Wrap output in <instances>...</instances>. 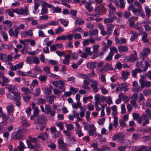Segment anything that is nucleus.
Segmentation results:
<instances>
[{"instance_id":"cd10ccee","label":"nucleus","mask_w":151,"mask_h":151,"mask_svg":"<svg viewBox=\"0 0 151 151\" xmlns=\"http://www.w3.org/2000/svg\"><path fill=\"white\" fill-rule=\"evenodd\" d=\"M91 127L93 128V130L92 129H90L88 131V134L91 136H92L94 135V132L96 130L95 126L93 124H92L91 126Z\"/></svg>"},{"instance_id":"7c9ffc66","label":"nucleus","mask_w":151,"mask_h":151,"mask_svg":"<svg viewBox=\"0 0 151 151\" xmlns=\"http://www.w3.org/2000/svg\"><path fill=\"white\" fill-rule=\"evenodd\" d=\"M145 9L147 16L149 17L151 16V10L149 7L147 6H145Z\"/></svg>"},{"instance_id":"4be33fe9","label":"nucleus","mask_w":151,"mask_h":151,"mask_svg":"<svg viewBox=\"0 0 151 151\" xmlns=\"http://www.w3.org/2000/svg\"><path fill=\"white\" fill-rule=\"evenodd\" d=\"M24 63L23 62H21L18 64H16L14 65V68L13 70H16L18 69L22 68L23 65Z\"/></svg>"},{"instance_id":"8fccbe9b","label":"nucleus","mask_w":151,"mask_h":151,"mask_svg":"<svg viewBox=\"0 0 151 151\" xmlns=\"http://www.w3.org/2000/svg\"><path fill=\"white\" fill-rule=\"evenodd\" d=\"M3 22L4 24H7V26L9 27H11L12 26V24L10 21L6 20L4 21Z\"/></svg>"},{"instance_id":"39448f33","label":"nucleus","mask_w":151,"mask_h":151,"mask_svg":"<svg viewBox=\"0 0 151 151\" xmlns=\"http://www.w3.org/2000/svg\"><path fill=\"white\" fill-rule=\"evenodd\" d=\"M20 15H28L29 14V5L25 6L23 8L20 9Z\"/></svg>"},{"instance_id":"ea45409f","label":"nucleus","mask_w":151,"mask_h":151,"mask_svg":"<svg viewBox=\"0 0 151 151\" xmlns=\"http://www.w3.org/2000/svg\"><path fill=\"white\" fill-rule=\"evenodd\" d=\"M99 88L101 90L103 94H105L108 93V90L105 88L104 86L101 85Z\"/></svg>"},{"instance_id":"c03bdc74","label":"nucleus","mask_w":151,"mask_h":151,"mask_svg":"<svg viewBox=\"0 0 151 151\" xmlns=\"http://www.w3.org/2000/svg\"><path fill=\"white\" fill-rule=\"evenodd\" d=\"M1 35L4 41L5 42L8 41V36L7 34L5 32H2L1 33Z\"/></svg>"},{"instance_id":"b1692460","label":"nucleus","mask_w":151,"mask_h":151,"mask_svg":"<svg viewBox=\"0 0 151 151\" xmlns=\"http://www.w3.org/2000/svg\"><path fill=\"white\" fill-rule=\"evenodd\" d=\"M58 20L64 27H67L68 26L69 22L67 19H59Z\"/></svg>"},{"instance_id":"a18cd8bd","label":"nucleus","mask_w":151,"mask_h":151,"mask_svg":"<svg viewBox=\"0 0 151 151\" xmlns=\"http://www.w3.org/2000/svg\"><path fill=\"white\" fill-rule=\"evenodd\" d=\"M114 118L113 125L115 128H116L118 125L117 116H115Z\"/></svg>"},{"instance_id":"864d4df0","label":"nucleus","mask_w":151,"mask_h":151,"mask_svg":"<svg viewBox=\"0 0 151 151\" xmlns=\"http://www.w3.org/2000/svg\"><path fill=\"white\" fill-rule=\"evenodd\" d=\"M119 7L122 9H124L125 7V4L126 2L124 0H119Z\"/></svg>"},{"instance_id":"412c9836","label":"nucleus","mask_w":151,"mask_h":151,"mask_svg":"<svg viewBox=\"0 0 151 151\" xmlns=\"http://www.w3.org/2000/svg\"><path fill=\"white\" fill-rule=\"evenodd\" d=\"M1 78L3 80L1 84L2 86H6L7 83H9L10 82V80L8 79V78L5 76H2L1 77Z\"/></svg>"},{"instance_id":"7ed1b4c3","label":"nucleus","mask_w":151,"mask_h":151,"mask_svg":"<svg viewBox=\"0 0 151 151\" xmlns=\"http://www.w3.org/2000/svg\"><path fill=\"white\" fill-rule=\"evenodd\" d=\"M150 52V50L148 48H144L142 50V51L141 52L139 55V58L142 61H143L145 58L147 57Z\"/></svg>"},{"instance_id":"f704fd0d","label":"nucleus","mask_w":151,"mask_h":151,"mask_svg":"<svg viewBox=\"0 0 151 151\" xmlns=\"http://www.w3.org/2000/svg\"><path fill=\"white\" fill-rule=\"evenodd\" d=\"M7 56V54L6 53L3 54L2 53H0V60H3L5 62H7V60H6V58Z\"/></svg>"},{"instance_id":"9d476101","label":"nucleus","mask_w":151,"mask_h":151,"mask_svg":"<svg viewBox=\"0 0 151 151\" xmlns=\"http://www.w3.org/2000/svg\"><path fill=\"white\" fill-rule=\"evenodd\" d=\"M95 101L96 103H103L104 99V96H101L100 94H96L94 97Z\"/></svg>"},{"instance_id":"473e14b6","label":"nucleus","mask_w":151,"mask_h":151,"mask_svg":"<svg viewBox=\"0 0 151 151\" xmlns=\"http://www.w3.org/2000/svg\"><path fill=\"white\" fill-rule=\"evenodd\" d=\"M140 25V23L137 22L135 25V27L136 29L139 32H142L143 30V28L142 26H139Z\"/></svg>"},{"instance_id":"603ef678","label":"nucleus","mask_w":151,"mask_h":151,"mask_svg":"<svg viewBox=\"0 0 151 151\" xmlns=\"http://www.w3.org/2000/svg\"><path fill=\"white\" fill-rule=\"evenodd\" d=\"M3 137L5 138L4 140L6 142H7L8 140V137L9 136V133L7 132H6L4 133L3 134Z\"/></svg>"},{"instance_id":"ddd939ff","label":"nucleus","mask_w":151,"mask_h":151,"mask_svg":"<svg viewBox=\"0 0 151 151\" xmlns=\"http://www.w3.org/2000/svg\"><path fill=\"white\" fill-rule=\"evenodd\" d=\"M114 27V24H108L106 26V30L109 35H111L112 32V29Z\"/></svg>"},{"instance_id":"79ce46f5","label":"nucleus","mask_w":151,"mask_h":151,"mask_svg":"<svg viewBox=\"0 0 151 151\" xmlns=\"http://www.w3.org/2000/svg\"><path fill=\"white\" fill-rule=\"evenodd\" d=\"M8 33L10 37L13 36L15 38H17L18 36L17 35V36H15V31L14 32L12 29H10L8 31Z\"/></svg>"},{"instance_id":"e2e57ef3","label":"nucleus","mask_w":151,"mask_h":151,"mask_svg":"<svg viewBox=\"0 0 151 151\" xmlns=\"http://www.w3.org/2000/svg\"><path fill=\"white\" fill-rule=\"evenodd\" d=\"M67 129L68 131H70L73 129V127L72 124H65Z\"/></svg>"},{"instance_id":"5701e85b","label":"nucleus","mask_w":151,"mask_h":151,"mask_svg":"<svg viewBox=\"0 0 151 151\" xmlns=\"http://www.w3.org/2000/svg\"><path fill=\"white\" fill-rule=\"evenodd\" d=\"M59 84V88L61 92L64 91H65V88L64 87V86L65 84L64 81L61 80H59L58 81Z\"/></svg>"},{"instance_id":"69168bd1","label":"nucleus","mask_w":151,"mask_h":151,"mask_svg":"<svg viewBox=\"0 0 151 151\" xmlns=\"http://www.w3.org/2000/svg\"><path fill=\"white\" fill-rule=\"evenodd\" d=\"M123 78L124 79H127L128 75H129V73L127 71H123L122 73Z\"/></svg>"},{"instance_id":"4468645a","label":"nucleus","mask_w":151,"mask_h":151,"mask_svg":"<svg viewBox=\"0 0 151 151\" xmlns=\"http://www.w3.org/2000/svg\"><path fill=\"white\" fill-rule=\"evenodd\" d=\"M136 151H151V145L149 147L142 145Z\"/></svg>"},{"instance_id":"0e129e2a","label":"nucleus","mask_w":151,"mask_h":151,"mask_svg":"<svg viewBox=\"0 0 151 151\" xmlns=\"http://www.w3.org/2000/svg\"><path fill=\"white\" fill-rule=\"evenodd\" d=\"M136 66L137 68L138 69H140L142 68L143 67V63L141 62H138L136 64Z\"/></svg>"},{"instance_id":"58836bf2","label":"nucleus","mask_w":151,"mask_h":151,"mask_svg":"<svg viewBox=\"0 0 151 151\" xmlns=\"http://www.w3.org/2000/svg\"><path fill=\"white\" fill-rule=\"evenodd\" d=\"M105 101L106 103L108 104H111L112 103V100L111 98L108 96L107 97L104 96V102Z\"/></svg>"},{"instance_id":"49530a36","label":"nucleus","mask_w":151,"mask_h":151,"mask_svg":"<svg viewBox=\"0 0 151 151\" xmlns=\"http://www.w3.org/2000/svg\"><path fill=\"white\" fill-rule=\"evenodd\" d=\"M134 4L139 9V11H142V8L141 4L137 1H136L134 2Z\"/></svg>"},{"instance_id":"6e6552de","label":"nucleus","mask_w":151,"mask_h":151,"mask_svg":"<svg viewBox=\"0 0 151 151\" xmlns=\"http://www.w3.org/2000/svg\"><path fill=\"white\" fill-rule=\"evenodd\" d=\"M12 93L14 96H15L14 98V101L16 102L18 104H20L21 103L20 101L21 97L20 96V93L17 91L12 92Z\"/></svg>"},{"instance_id":"20e7f679","label":"nucleus","mask_w":151,"mask_h":151,"mask_svg":"<svg viewBox=\"0 0 151 151\" xmlns=\"http://www.w3.org/2000/svg\"><path fill=\"white\" fill-rule=\"evenodd\" d=\"M139 81L141 87L142 88H143L145 87H149L151 86V83L150 81H145L142 78H140Z\"/></svg>"},{"instance_id":"bf43d9fd","label":"nucleus","mask_w":151,"mask_h":151,"mask_svg":"<svg viewBox=\"0 0 151 151\" xmlns=\"http://www.w3.org/2000/svg\"><path fill=\"white\" fill-rule=\"evenodd\" d=\"M56 125L58 127L60 130L63 129L64 128L63 127V122H57L56 123Z\"/></svg>"},{"instance_id":"c85d7f7f","label":"nucleus","mask_w":151,"mask_h":151,"mask_svg":"<svg viewBox=\"0 0 151 151\" xmlns=\"http://www.w3.org/2000/svg\"><path fill=\"white\" fill-rule=\"evenodd\" d=\"M52 13H59L61 12V9L58 6H52Z\"/></svg>"},{"instance_id":"bb28decb","label":"nucleus","mask_w":151,"mask_h":151,"mask_svg":"<svg viewBox=\"0 0 151 151\" xmlns=\"http://www.w3.org/2000/svg\"><path fill=\"white\" fill-rule=\"evenodd\" d=\"M142 70L140 69L135 68L134 70H132V75L134 77H135L137 73H140L143 72Z\"/></svg>"},{"instance_id":"37998d69","label":"nucleus","mask_w":151,"mask_h":151,"mask_svg":"<svg viewBox=\"0 0 151 151\" xmlns=\"http://www.w3.org/2000/svg\"><path fill=\"white\" fill-rule=\"evenodd\" d=\"M45 114H49L50 111L51 110V107L50 104H45Z\"/></svg>"},{"instance_id":"6e6d98bb","label":"nucleus","mask_w":151,"mask_h":151,"mask_svg":"<svg viewBox=\"0 0 151 151\" xmlns=\"http://www.w3.org/2000/svg\"><path fill=\"white\" fill-rule=\"evenodd\" d=\"M31 98V96L30 95H26L23 96L24 101L26 103L28 102Z\"/></svg>"},{"instance_id":"338daca9","label":"nucleus","mask_w":151,"mask_h":151,"mask_svg":"<svg viewBox=\"0 0 151 151\" xmlns=\"http://www.w3.org/2000/svg\"><path fill=\"white\" fill-rule=\"evenodd\" d=\"M68 138L70 141L71 142L73 141V142H72L73 144H75L76 143V141L73 137L72 136L68 137Z\"/></svg>"},{"instance_id":"774afa93","label":"nucleus","mask_w":151,"mask_h":151,"mask_svg":"<svg viewBox=\"0 0 151 151\" xmlns=\"http://www.w3.org/2000/svg\"><path fill=\"white\" fill-rule=\"evenodd\" d=\"M145 30L147 32L151 31V27L148 24L143 25Z\"/></svg>"},{"instance_id":"393cba45","label":"nucleus","mask_w":151,"mask_h":151,"mask_svg":"<svg viewBox=\"0 0 151 151\" xmlns=\"http://www.w3.org/2000/svg\"><path fill=\"white\" fill-rule=\"evenodd\" d=\"M34 71L35 72V73L37 74H41L42 73V70L38 66H35L34 68Z\"/></svg>"},{"instance_id":"9b49d317","label":"nucleus","mask_w":151,"mask_h":151,"mask_svg":"<svg viewBox=\"0 0 151 151\" xmlns=\"http://www.w3.org/2000/svg\"><path fill=\"white\" fill-rule=\"evenodd\" d=\"M137 52L136 51L134 52V54L131 53L130 55V57L127 58V60L128 61H134L137 59Z\"/></svg>"},{"instance_id":"dca6fc26","label":"nucleus","mask_w":151,"mask_h":151,"mask_svg":"<svg viewBox=\"0 0 151 151\" xmlns=\"http://www.w3.org/2000/svg\"><path fill=\"white\" fill-rule=\"evenodd\" d=\"M119 88L121 91H126L129 90L127 84L125 83H122L119 86Z\"/></svg>"},{"instance_id":"f257e3e1","label":"nucleus","mask_w":151,"mask_h":151,"mask_svg":"<svg viewBox=\"0 0 151 151\" xmlns=\"http://www.w3.org/2000/svg\"><path fill=\"white\" fill-rule=\"evenodd\" d=\"M46 118L44 115L39 116L36 120V123L37 124L41 131H42L46 126Z\"/></svg>"},{"instance_id":"f8f14e48","label":"nucleus","mask_w":151,"mask_h":151,"mask_svg":"<svg viewBox=\"0 0 151 151\" xmlns=\"http://www.w3.org/2000/svg\"><path fill=\"white\" fill-rule=\"evenodd\" d=\"M93 1L91 0L88 1V3L86 5L85 7L86 9L89 12H92L93 7L91 6V5L93 3Z\"/></svg>"},{"instance_id":"423d86ee","label":"nucleus","mask_w":151,"mask_h":151,"mask_svg":"<svg viewBox=\"0 0 151 151\" xmlns=\"http://www.w3.org/2000/svg\"><path fill=\"white\" fill-rule=\"evenodd\" d=\"M23 130L19 129L15 132L14 138L19 140H22L23 139V136L22 134L23 133Z\"/></svg>"},{"instance_id":"a878e982","label":"nucleus","mask_w":151,"mask_h":151,"mask_svg":"<svg viewBox=\"0 0 151 151\" xmlns=\"http://www.w3.org/2000/svg\"><path fill=\"white\" fill-rule=\"evenodd\" d=\"M26 76H28L30 77H32L34 78H37V74L34 73H32V71L29 70L26 73Z\"/></svg>"},{"instance_id":"4d7b16f0","label":"nucleus","mask_w":151,"mask_h":151,"mask_svg":"<svg viewBox=\"0 0 151 151\" xmlns=\"http://www.w3.org/2000/svg\"><path fill=\"white\" fill-rule=\"evenodd\" d=\"M75 23L76 24H78L80 25L84 23V21L81 18H79L76 20Z\"/></svg>"},{"instance_id":"c9c22d12","label":"nucleus","mask_w":151,"mask_h":151,"mask_svg":"<svg viewBox=\"0 0 151 151\" xmlns=\"http://www.w3.org/2000/svg\"><path fill=\"white\" fill-rule=\"evenodd\" d=\"M100 46L99 45H93L92 48L93 49V53L95 54L99 50Z\"/></svg>"},{"instance_id":"a19ab883","label":"nucleus","mask_w":151,"mask_h":151,"mask_svg":"<svg viewBox=\"0 0 151 151\" xmlns=\"http://www.w3.org/2000/svg\"><path fill=\"white\" fill-rule=\"evenodd\" d=\"M14 28L15 29L14 31H15V35L16 36L18 35V36L19 32V31L20 29L19 26L16 25H14Z\"/></svg>"},{"instance_id":"a211bd4d","label":"nucleus","mask_w":151,"mask_h":151,"mask_svg":"<svg viewBox=\"0 0 151 151\" xmlns=\"http://www.w3.org/2000/svg\"><path fill=\"white\" fill-rule=\"evenodd\" d=\"M142 40L145 43H147L149 41V40L147 37V35L145 32H144L142 33Z\"/></svg>"},{"instance_id":"c756f323","label":"nucleus","mask_w":151,"mask_h":151,"mask_svg":"<svg viewBox=\"0 0 151 151\" xmlns=\"http://www.w3.org/2000/svg\"><path fill=\"white\" fill-rule=\"evenodd\" d=\"M7 112L9 114H10L12 113H13L14 109V107L13 106V104L9 105L6 107Z\"/></svg>"},{"instance_id":"09e8293b","label":"nucleus","mask_w":151,"mask_h":151,"mask_svg":"<svg viewBox=\"0 0 151 151\" xmlns=\"http://www.w3.org/2000/svg\"><path fill=\"white\" fill-rule=\"evenodd\" d=\"M113 22V19L111 17L105 18L104 20V23L105 24L107 23H112Z\"/></svg>"},{"instance_id":"052dcab7","label":"nucleus","mask_w":151,"mask_h":151,"mask_svg":"<svg viewBox=\"0 0 151 151\" xmlns=\"http://www.w3.org/2000/svg\"><path fill=\"white\" fill-rule=\"evenodd\" d=\"M17 74L19 76H26V73L19 70L16 71Z\"/></svg>"},{"instance_id":"3c124183","label":"nucleus","mask_w":151,"mask_h":151,"mask_svg":"<svg viewBox=\"0 0 151 151\" xmlns=\"http://www.w3.org/2000/svg\"><path fill=\"white\" fill-rule=\"evenodd\" d=\"M41 92V90L39 88H38L35 89V92L33 94L34 96H39Z\"/></svg>"},{"instance_id":"680f3d73","label":"nucleus","mask_w":151,"mask_h":151,"mask_svg":"<svg viewBox=\"0 0 151 151\" xmlns=\"http://www.w3.org/2000/svg\"><path fill=\"white\" fill-rule=\"evenodd\" d=\"M90 36H92L94 35H97L98 33V31L97 29H95L90 31Z\"/></svg>"},{"instance_id":"0eeeda50","label":"nucleus","mask_w":151,"mask_h":151,"mask_svg":"<svg viewBox=\"0 0 151 151\" xmlns=\"http://www.w3.org/2000/svg\"><path fill=\"white\" fill-rule=\"evenodd\" d=\"M91 88L93 89V91L94 92H97L99 90L98 87L99 84V82L96 81L92 80L91 81Z\"/></svg>"},{"instance_id":"f3484780","label":"nucleus","mask_w":151,"mask_h":151,"mask_svg":"<svg viewBox=\"0 0 151 151\" xmlns=\"http://www.w3.org/2000/svg\"><path fill=\"white\" fill-rule=\"evenodd\" d=\"M65 58L63 60V64L68 65L70 62V55H64Z\"/></svg>"},{"instance_id":"1a4fd4ad","label":"nucleus","mask_w":151,"mask_h":151,"mask_svg":"<svg viewBox=\"0 0 151 151\" xmlns=\"http://www.w3.org/2000/svg\"><path fill=\"white\" fill-rule=\"evenodd\" d=\"M108 7V11L110 14H114L116 13V8L111 3L109 4Z\"/></svg>"},{"instance_id":"2f4dec72","label":"nucleus","mask_w":151,"mask_h":151,"mask_svg":"<svg viewBox=\"0 0 151 151\" xmlns=\"http://www.w3.org/2000/svg\"><path fill=\"white\" fill-rule=\"evenodd\" d=\"M87 67L90 69H93L96 67V64L95 62H89L87 64Z\"/></svg>"},{"instance_id":"6ab92c4d","label":"nucleus","mask_w":151,"mask_h":151,"mask_svg":"<svg viewBox=\"0 0 151 151\" xmlns=\"http://www.w3.org/2000/svg\"><path fill=\"white\" fill-rule=\"evenodd\" d=\"M8 89L9 92L12 93L14 91H17L18 90L17 86L14 85H9L8 87Z\"/></svg>"},{"instance_id":"4c0bfd02","label":"nucleus","mask_w":151,"mask_h":151,"mask_svg":"<svg viewBox=\"0 0 151 151\" xmlns=\"http://www.w3.org/2000/svg\"><path fill=\"white\" fill-rule=\"evenodd\" d=\"M52 88L53 86H50L49 88H45V93L46 94H50L52 92Z\"/></svg>"},{"instance_id":"aec40b11","label":"nucleus","mask_w":151,"mask_h":151,"mask_svg":"<svg viewBox=\"0 0 151 151\" xmlns=\"http://www.w3.org/2000/svg\"><path fill=\"white\" fill-rule=\"evenodd\" d=\"M118 49L119 51L120 52H126L128 50L127 47L126 45L120 46L118 47Z\"/></svg>"},{"instance_id":"72a5a7b5","label":"nucleus","mask_w":151,"mask_h":151,"mask_svg":"<svg viewBox=\"0 0 151 151\" xmlns=\"http://www.w3.org/2000/svg\"><path fill=\"white\" fill-rule=\"evenodd\" d=\"M43 70L46 73V74L48 76L51 74L50 72V68L48 66H45L43 67Z\"/></svg>"},{"instance_id":"13d9d810","label":"nucleus","mask_w":151,"mask_h":151,"mask_svg":"<svg viewBox=\"0 0 151 151\" xmlns=\"http://www.w3.org/2000/svg\"><path fill=\"white\" fill-rule=\"evenodd\" d=\"M33 63L38 64L40 63L39 58L37 57H32Z\"/></svg>"},{"instance_id":"2eb2a0df","label":"nucleus","mask_w":151,"mask_h":151,"mask_svg":"<svg viewBox=\"0 0 151 151\" xmlns=\"http://www.w3.org/2000/svg\"><path fill=\"white\" fill-rule=\"evenodd\" d=\"M21 90L24 93V94H30L33 92L31 90H30L27 87H22L21 88Z\"/></svg>"},{"instance_id":"f03ea898","label":"nucleus","mask_w":151,"mask_h":151,"mask_svg":"<svg viewBox=\"0 0 151 151\" xmlns=\"http://www.w3.org/2000/svg\"><path fill=\"white\" fill-rule=\"evenodd\" d=\"M47 7L51 8L52 7V5L45 1L43 2L42 3V9L40 14L45 15L47 13L48 9Z\"/></svg>"},{"instance_id":"5fc2aeb1","label":"nucleus","mask_w":151,"mask_h":151,"mask_svg":"<svg viewBox=\"0 0 151 151\" xmlns=\"http://www.w3.org/2000/svg\"><path fill=\"white\" fill-rule=\"evenodd\" d=\"M47 78V77L46 76L41 75L38 78L39 80L41 82L45 81Z\"/></svg>"},{"instance_id":"e433bc0d","label":"nucleus","mask_w":151,"mask_h":151,"mask_svg":"<svg viewBox=\"0 0 151 151\" xmlns=\"http://www.w3.org/2000/svg\"><path fill=\"white\" fill-rule=\"evenodd\" d=\"M63 28L62 27L59 26L55 30V32L56 34H58L63 32Z\"/></svg>"},{"instance_id":"de8ad7c7","label":"nucleus","mask_w":151,"mask_h":151,"mask_svg":"<svg viewBox=\"0 0 151 151\" xmlns=\"http://www.w3.org/2000/svg\"><path fill=\"white\" fill-rule=\"evenodd\" d=\"M70 91L71 93H72V94L75 95L76 92L78 91V89L76 88L71 87L70 88Z\"/></svg>"}]
</instances>
